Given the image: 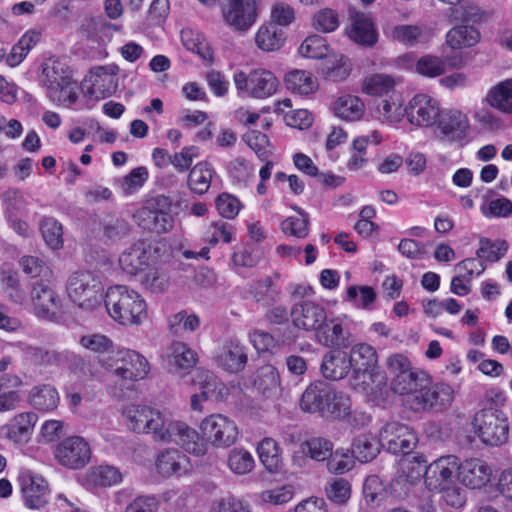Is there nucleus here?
I'll list each match as a JSON object with an SVG mask.
<instances>
[{"label":"nucleus","instance_id":"nucleus-1","mask_svg":"<svg viewBox=\"0 0 512 512\" xmlns=\"http://www.w3.org/2000/svg\"><path fill=\"white\" fill-rule=\"evenodd\" d=\"M300 408L309 413H318L322 417L343 419L350 415V397L337 390L331 384L318 380L311 383L303 392Z\"/></svg>","mask_w":512,"mask_h":512},{"label":"nucleus","instance_id":"nucleus-2","mask_svg":"<svg viewBox=\"0 0 512 512\" xmlns=\"http://www.w3.org/2000/svg\"><path fill=\"white\" fill-rule=\"evenodd\" d=\"M40 83L46 96L56 104L70 106L77 100L72 70L65 58L50 57L41 64Z\"/></svg>","mask_w":512,"mask_h":512},{"label":"nucleus","instance_id":"nucleus-3","mask_svg":"<svg viewBox=\"0 0 512 512\" xmlns=\"http://www.w3.org/2000/svg\"><path fill=\"white\" fill-rule=\"evenodd\" d=\"M104 304L108 314L122 325H139L147 318V305L142 296L127 286L108 288Z\"/></svg>","mask_w":512,"mask_h":512},{"label":"nucleus","instance_id":"nucleus-4","mask_svg":"<svg viewBox=\"0 0 512 512\" xmlns=\"http://www.w3.org/2000/svg\"><path fill=\"white\" fill-rule=\"evenodd\" d=\"M67 293L72 302L89 311L99 307L105 299L101 278L88 270H79L69 276Z\"/></svg>","mask_w":512,"mask_h":512},{"label":"nucleus","instance_id":"nucleus-5","mask_svg":"<svg viewBox=\"0 0 512 512\" xmlns=\"http://www.w3.org/2000/svg\"><path fill=\"white\" fill-rule=\"evenodd\" d=\"M473 426L478 437L487 445L499 446L508 439V418L491 401L474 415Z\"/></svg>","mask_w":512,"mask_h":512},{"label":"nucleus","instance_id":"nucleus-6","mask_svg":"<svg viewBox=\"0 0 512 512\" xmlns=\"http://www.w3.org/2000/svg\"><path fill=\"white\" fill-rule=\"evenodd\" d=\"M102 366L115 376L128 381L142 380L149 372L147 359L130 349L117 350L103 361Z\"/></svg>","mask_w":512,"mask_h":512},{"label":"nucleus","instance_id":"nucleus-7","mask_svg":"<svg viewBox=\"0 0 512 512\" xmlns=\"http://www.w3.org/2000/svg\"><path fill=\"white\" fill-rule=\"evenodd\" d=\"M422 382L407 395V402L414 411L442 410L454 400L453 388L445 383L428 386Z\"/></svg>","mask_w":512,"mask_h":512},{"label":"nucleus","instance_id":"nucleus-8","mask_svg":"<svg viewBox=\"0 0 512 512\" xmlns=\"http://www.w3.org/2000/svg\"><path fill=\"white\" fill-rule=\"evenodd\" d=\"M128 427L137 433L151 434L155 441L165 437L167 418L162 412L145 405H130L124 412Z\"/></svg>","mask_w":512,"mask_h":512},{"label":"nucleus","instance_id":"nucleus-9","mask_svg":"<svg viewBox=\"0 0 512 512\" xmlns=\"http://www.w3.org/2000/svg\"><path fill=\"white\" fill-rule=\"evenodd\" d=\"M382 447L392 454H410L418 443L415 431L406 424L392 421L385 424L379 432Z\"/></svg>","mask_w":512,"mask_h":512},{"label":"nucleus","instance_id":"nucleus-10","mask_svg":"<svg viewBox=\"0 0 512 512\" xmlns=\"http://www.w3.org/2000/svg\"><path fill=\"white\" fill-rule=\"evenodd\" d=\"M200 430L204 439L217 448L232 446L239 434L235 422L222 414H212L204 418Z\"/></svg>","mask_w":512,"mask_h":512},{"label":"nucleus","instance_id":"nucleus-11","mask_svg":"<svg viewBox=\"0 0 512 512\" xmlns=\"http://www.w3.org/2000/svg\"><path fill=\"white\" fill-rule=\"evenodd\" d=\"M57 462L68 469L84 468L91 459L89 443L81 436H70L60 441L54 451Z\"/></svg>","mask_w":512,"mask_h":512},{"label":"nucleus","instance_id":"nucleus-12","mask_svg":"<svg viewBox=\"0 0 512 512\" xmlns=\"http://www.w3.org/2000/svg\"><path fill=\"white\" fill-rule=\"evenodd\" d=\"M164 436L160 442H173L181 446L186 452L202 456L207 451L204 437L182 421L168 419L164 427Z\"/></svg>","mask_w":512,"mask_h":512},{"label":"nucleus","instance_id":"nucleus-13","mask_svg":"<svg viewBox=\"0 0 512 512\" xmlns=\"http://www.w3.org/2000/svg\"><path fill=\"white\" fill-rule=\"evenodd\" d=\"M30 301L33 313L40 319L52 320L61 306L60 299L47 280H36L32 283Z\"/></svg>","mask_w":512,"mask_h":512},{"label":"nucleus","instance_id":"nucleus-14","mask_svg":"<svg viewBox=\"0 0 512 512\" xmlns=\"http://www.w3.org/2000/svg\"><path fill=\"white\" fill-rule=\"evenodd\" d=\"M259 0H228L223 9L225 22L236 31H247L257 21Z\"/></svg>","mask_w":512,"mask_h":512},{"label":"nucleus","instance_id":"nucleus-15","mask_svg":"<svg viewBox=\"0 0 512 512\" xmlns=\"http://www.w3.org/2000/svg\"><path fill=\"white\" fill-rule=\"evenodd\" d=\"M326 315L324 307L311 300L294 303L290 311L292 324L296 328L308 332H316L325 323Z\"/></svg>","mask_w":512,"mask_h":512},{"label":"nucleus","instance_id":"nucleus-16","mask_svg":"<svg viewBox=\"0 0 512 512\" xmlns=\"http://www.w3.org/2000/svg\"><path fill=\"white\" fill-rule=\"evenodd\" d=\"M19 483L26 507L40 509L47 504L49 488L41 475L31 471L22 472L19 476Z\"/></svg>","mask_w":512,"mask_h":512},{"label":"nucleus","instance_id":"nucleus-17","mask_svg":"<svg viewBox=\"0 0 512 512\" xmlns=\"http://www.w3.org/2000/svg\"><path fill=\"white\" fill-rule=\"evenodd\" d=\"M409 122L419 127L433 125L439 116L440 109L436 100L426 94L415 95L405 108Z\"/></svg>","mask_w":512,"mask_h":512},{"label":"nucleus","instance_id":"nucleus-18","mask_svg":"<svg viewBox=\"0 0 512 512\" xmlns=\"http://www.w3.org/2000/svg\"><path fill=\"white\" fill-rule=\"evenodd\" d=\"M459 459L454 455L438 458L428 465L425 484L430 490L443 488L452 484L456 473H459Z\"/></svg>","mask_w":512,"mask_h":512},{"label":"nucleus","instance_id":"nucleus-19","mask_svg":"<svg viewBox=\"0 0 512 512\" xmlns=\"http://www.w3.org/2000/svg\"><path fill=\"white\" fill-rule=\"evenodd\" d=\"M492 468L485 461L472 458L459 463L458 479L471 489L485 487L492 478Z\"/></svg>","mask_w":512,"mask_h":512},{"label":"nucleus","instance_id":"nucleus-20","mask_svg":"<svg viewBox=\"0 0 512 512\" xmlns=\"http://www.w3.org/2000/svg\"><path fill=\"white\" fill-rule=\"evenodd\" d=\"M165 361L166 368L170 373L184 376L195 367L198 356L187 344L175 341L171 344Z\"/></svg>","mask_w":512,"mask_h":512},{"label":"nucleus","instance_id":"nucleus-21","mask_svg":"<svg viewBox=\"0 0 512 512\" xmlns=\"http://www.w3.org/2000/svg\"><path fill=\"white\" fill-rule=\"evenodd\" d=\"M348 359L355 378H362V384H366L378 362L376 350L371 345L358 344L352 347Z\"/></svg>","mask_w":512,"mask_h":512},{"label":"nucleus","instance_id":"nucleus-22","mask_svg":"<svg viewBox=\"0 0 512 512\" xmlns=\"http://www.w3.org/2000/svg\"><path fill=\"white\" fill-rule=\"evenodd\" d=\"M247 361L246 348L237 340L227 342L216 356L218 366L229 373L243 371Z\"/></svg>","mask_w":512,"mask_h":512},{"label":"nucleus","instance_id":"nucleus-23","mask_svg":"<svg viewBox=\"0 0 512 512\" xmlns=\"http://www.w3.org/2000/svg\"><path fill=\"white\" fill-rule=\"evenodd\" d=\"M37 416L33 412L20 413L8 424L0 427V435L12 440L14 443L28 442Z\"/></svg>","mask_w":512,"mask_h":512},{"label":"nucleus","instance_id":"nucleus-24","mask_svg":"<svg viewBox=\"0 0 512 512\" xmlns=\"http://www.w3.org/2000/svg\"><path fill=\"white\" fill-rule=\"evenodd\" d=\"M156 468L164 477L181 476L189 471L190 461L179 450L168 448L159 453L156 459Z\"/></svg>","mask_w":512,"mask_h":512},{"label":"nucleus","instance_id":"nucleus-25","mask_svg":"<svg viewBox=\"0 0 512 512\" xmlns=\"http://www.w3.org/2000/svg\"><path fill=\"white\" fill-rule=\"evenodd\" d=\"M150 254L149 245L139 240L121 254L119 264L124 272L136 275L148 266Z\"/></svg>","mask_w":512,"mask_h":512},{"label":"nucleus","instance_id":"nucleus-26","mask_svg":"<svg viewBox=\"0 0 512 512\" xmlns=\"http://www.w3.org/2000/svg\"><path fill=\"white\" fill-rule=\"evenodd\" d=\"M437 119L439 129L449 140L461 142L467 136L469 122L460 111H443Z\"/></svg>","mask_w":512,"mask_h":512},{"label":"nucleus","instance_id":"nucleus-27","mask_svg":"<svg viewBox=\"0 0 512 512\" xmlns=\"http://www.w3.org/2000/svg\"><path fill=\"white\" fill-rule=\"evenodd\" d=\"M318 343L326 347L346 348L350 345L349 333L338 318L328 319L315 332Z\"/></svg>","mask_w":512,"mask_h":512},{"label":"nucleus","instance_id":"nucleus-28","mask_svg":"<svg viewBox=\"0 0 512 512\" xmlns=\"http://www.w3.org/2000/svg\"><path fill=\"white\" fill-rule=\"evenodd\" d=\"M119 67L115 64L98 66L91 71V82L94 93L101 97H109L118 88Z\"/></svg>","mask_w":512,"mask_h":512},{"label":"nucleus","instance_id":"nucleus-29","mask_svg":"<svg viewBox=\"0 0 512 512\" xmlns=\"http://www.w3.org/2000/svg\"><path fill=\"white\" fill-rule=\"evenodd\" d=\"M348 36L362 46H373L377 42V33L369 16L360 12L351 14V27Z\"/></svg>","mask_w":512,"mask_h":512},{"label":"nucleus","instance_id":"nucleus-30","mask_svg":"<svg viewBox=\"0 0 512 512\" xmlns=\"http://www.w3.org/2000/svg\"><path fill=\"white\" fill-rule=\"evenodd\" d=\"M351 369L348 355L341 351H331L323 356L320 371L329 380L343 379Z\"/></svg>","mask_w":512,"mask_h":512},{"label":"nucleus","instance_id":"nucleus-31","mask_svg":"<svg viewBox=\"0 0 512 512\" xmlns=\"http://www.w3.org/2000/svg\"><path fill=\"white\" fill-rule=\"evenodd\" d=\"M26 361L39 367H58L60 350L50 349L46 346H34L20 342L18 344Z\"/></svg>","mask_w":512,"mask_h":512},{"label":"nucleus","instance_id":"nucleus-32","mask_svg":"<svg viewBox=\"0 0 512 512\" xmlns=\"http://www.w3.org/2000/svg\"><path fill=\"white\" fill-rule=\"evenodd\" d=\"M285 40V32L273 22L262 24L255 35L257 47L265 52L279 50L284 45Z\"/></svg>","mask_w":512,"mask_h":512},{"label":"nucleus","instance_id":"nucleus-33","mask_svg":"<svg viewBox=\"0 0 512 512\" xmlns=\"http://www.w3.org/2000/svg\"><path fill=\"white\" fill-rule=\"evenodd\" d=\"M278 88L275 75L265 69H256L250 72V96L254 98H267L273 95Z\"/></svg>","mask_w":512,"mask_h":512},{"label":"nucleus","instance_id":"nucleus-34","mask_svg":"<svg viewBox=\"0 0 512 512\" xmlns=\"http://www.w3.org/2000/svg\"><path fill=\"white\" fill-rule=\"evenodd\" d=\"M485 101L502 113L512 114V78L500 81L491 87Z\"/></svg>","mask_w":512,"mask_h":512},{"label":"nucleus","instance_id":"nucleus-35","mask_svg":"<svg viewBox=\"0 0 512 512\" xmlns=\"http://www.w3.org/2000/svg\"><path fill=\"white\" fill-rule=\"evenodd\" d=\"M197 382L201 387V396L204 400L222 401L229 395L226 385L210 371H198Z\"/></svg>","mask_w":512,"mask_h":512},{"label":"nucleus","instance_id":"nucleus-36","mask_svg":"<svg viewBox=\"0 0 512 512\" xmlns=\"http://www.w3.org/2000/svg\"><path fill=\"white\" fill-rule=\"evenodd\" d=\"M262 465L270 473H278L283 466L281 449L273 438H264L257 446Z\"/></svg>","mask_w":512,"mask_h":512},{"label":"nucleus","instance_id":"nucleus-37","mask_svg":"<svg viewBox=\"0 0 512 512\" xmlns=\"http://www.w3.org/2000/svg\"><path fill=\"white\" fill-rule=\"evenodd\" d=\"M214 175L215 171L208 162H199L189 172L188 186L194 193L203 195L209 190Z\"/></svg>","mask_w":512,"mask_h":512},{"label":"nucleus","instance_id":"nucleus-38","mask_svg":"<svg viewBox=\"0 0 512 512\" xmlns=\"http://www.w3.org/2000/svg\"><path fill=\"white\" fill-rule=\"evenodd\" d=\"M286 88L294 94L308 95L318 88L317 79L311 72L293 70L285 76Z\"/></svg>","mask_w":512,"mask_h":512},{"label":"nucleus","instance_id":"nucleus-39","mask_svg":"<svg viewBox=\"0 0 512 512\" xmlns=\"http://www.w3.org/2000/svg\"><path fill=\"white\" fill-rule=\"evenodd\" d=\"M248 291L255 302L262 306L273 305L279 300V291L269 276L252 282Z\"/></svg>","mask_w":512,"mask_h":512},{"label":"nucleus","instance_id":"nucleus-40","mask_svg":"<svg viewBox=\"0 0 512 512\" xmlns=\"http://www.w3.org/2000/svg\"><path fill=\"white\" fill-rule=\"evenodd\" d=\"M336 116L346 121H357L364 114V103L353 95L339 97L334 103Z\"/></svg>","mask_w":512,"mask_h":512},{"label":"nucleus","instance_id":"nucleus-41","mask_svg":"<svg viewBox=\"0 0 512 512\" xmlns=\"http://www.w3.org/2000/svg\"><path fill=\"white\" fill-rule=\"evenodd\" d=\"M253 386L263 394L276 393L280 386L277 368L270 364L260 367L254 375Z\"/></svg>","mask_w":512,"mask_h":512},{"label":"nucleus","instance_id":"nucleus-42","mask_svg":"<svg viewBox=\"0 0 512 512\" xmlns=\"http://www.w3.org/2000/svg\"><path fill=\"white\" fill-rule=\"evenodd\" d=\"M480 39V34L473 26H456L452 28L446 36L447 44L453 49L461 47H471Z\"/></svg>","mask_w":512,"mask_h":512},{"label":"nucleus","instance_id":"nucleus-43","mask_svg":"<svg viewBox=\"0 0 512 512\" xmlns=\"http://www.w3.org/2000/svg\"><path fill=\"white\" fill-rule=\"evenodd\" d=\"M30 400L36 409L50 411L57 407L59 403V395L54 387L50 385H42L33 388Z\"/></svg>","mask_w":512,"mask_h":512},{"label":"nucleus","instance_id":"nucleus-44","mask_svg":"<svg viewBox=\"0 0 512 512\" xmlns=\"http://www.w3.org/2000/svg\"><path fill=\"white\" fill-rule=\"evenodd\" d=\"M427 375L415 369L406 372L399 377L391 380V389L401 395H408L413 389H416L422 382H427Z\"/></svg>","mask_w":512,"mask_h":512},{"label":"nucleus","instance_id":"nucleus-45","mask_svg":"<svg viewBox=\"0 0 512 512\" xmlns=\"http://www.w3.org/2000/svg\"><path fill=\"white\" fill-rule=\"evenodd\" d=\"M380 439L376 440L368 436L356 438L352 444V454L361 463L372 461L380 452Z\"/></svg>","mask_w":512,"mask_h":512},{"label":"nucleus","instance_id":"nucleus-46","mask_svg":"<svg viewBox=\"0 0 512 512\" xmlns=\"http://www.w3.org/2000/svg\"><path fill=\"white\" fill-rule=\"evenodd\" d=\"M395 80L388 74H373L366 77L362 84V90L368 95L383 96L394 90Z\"/></svg>","mask_w":512,"mask_h":512},{"label":"nucleus","instance_id":"nucleus-47","mask_svg":"<svg viewBox=\"0 0 512 512\" xmlns=\"http://www.w3.org/2000/svg\"><path fill=\"white\" fill-rule=\"evenodd\" d=\"M301 451L316 461L328 460L333 452V444L330 440L322 437H313L301 444Z\"/></svg>","mask_w":512,"mask_h":512},{"label":"nucleus","instance_id":"nucleus-48","mask_svg":"<svg viewBox=\"0 0 512 512\" xmlns=\"http://www.w3.org/2000/svg\"><path fill=\"white\" fill-rule=\"evenodd\" d=\"M480 247L476 251V255L480 260L488 262H497L507 252L508 244L505 240L492 241L488 238H481Z\"/></svg>","mask_w":512,"mask_h":512},{"label":"nucleus","instance_id":"nucleus-49","mask_svg":"<svg viewBox=\"0 0 512 512\" xmlns=\"http://www.w3.org/2000/svg\"><path fill=\"white\" fill-rule=\"evenodd\" d=\"M293 209L298 212L300 217H288L281 223V229L285 234L297 238H305L309 231V217L308 214L297 206Z\"/></svg>","mask_w":512,"mask_h":512},{"label":"nucleus","instance_id":"nucleus-50","mask_svg":"<svg viewBox=\"0 0 512 512\" xmlns=\"http://www.w3.org/2000/svg\"><path fill=\"white\" fill-rule=\"evenodd\" d=\"M2 289L9 299L14 303L22 304L25 300V292L20 287L18 274L11 270H2L0 272Z\"/></svg>","mask_w":512,"mask_h":512},{"label":"nucleus","instance_id":"nucleus-51","mask_svg":"<svg viewBox=\"0 0 512 512\" xmlns=\"http://www.w3.org/2000/svg\"><path fill=\"white\" fill-rule=\"evenodd\" d=\"M329 46L320 35L308 36L300 45L299 53L307 58L322 59L328 55Z\"/></svg>","mask_w":512,"mask_h":512},{"label":"nucleus","instance_id":"nucleus-52","mask_svg":"<svg viewBox=\"0 0 512 512\" xmlns=\"http://www.w3.org/2000/svg\"><path fill=\"white\" fill-rule=\"evenodd\" d=\"M427 460L423 455L407 457L401 461V469L409 482H415L424 476L426 480Z\"/></svg>","mask_w":512,"mask_h":512},{"label":"nucleus","instance_id":"nucleus-53","mask_svg":"<svg viewBox=\"0 0 512 512\" xmlns=\"http://www.w3.org/2000/svg\"><path fill=\"white\" fill-rule=\"evenodd\" d=\"M144 227L157 233L168 231L173 225V218L167 211L144 210Z\"/></svg>","mask_w":512,"mask_h":512},{"label":"nucleus","instance_id":"nucleus-54","mask_svg":"<svg viewBox=\"0 0 512 512\" xmlns=\"http://www.w3.org/2000/svg\"><path fill=\"white\" fill-rule=\"evenodd\" d=\"M415 70L424 77H438L445 73V62L438 56L424 55L417 60Z\"/></svg>","mask_w":512,"mask_h":512},{"label":"nucleus","instance_id":"nucleus-55","mask_svg":"<svg viewBox=\"0 0 512 512\" xmlns=\"http://www.w3.org/2000/svg\"><path fill=\"white\" fill-rule=\"evenodd\" d=\"M253 456L243 448H234L228 456V466L236 474L249 473L254 467Z\"/></svg>","mask_w":512,"mask_h":512},{"label":"nucleus","instance_id":"nucleus-56","mask_svg":"<svg viewBox=\"0 0 512 512\" xmlns=\"http://www.w3.org/2000/svg\"><path fill=\"white\" fill-rule=\"evenodd\" d=\"M102 231L107 241L116 242L129 234L130 225L122 218L109 217L102 222Z\"/></svg>","mask_w":512,"mask_h":512},{"label":"nucleus","instance_id":"nucleus-57","mask_svg":"<svg viewBox=\"0 0 512 512\" xmlns=\"http://www.w3.org/2000/svg\"><path fill=\"white\" fill-rule=\"evenodd\" d=\"M40 230L45 243L52 249H60L63 246L62 226L53 218L42 220Z\"/></svg>","mask_w":512,"mask_h":512},{"label":"nucleus","instance_id":"nucleus-58","mask_svg":"<svg viewBox=\"0 0 512 512\" xmlns=\"http://www.w3.org/2000/svg\"><path fill=\"white\" fill-rule=\"evenodd\" d=\"M375 299L376 293L370 286L352 285L347 288L345 300L357 307L369 309Z\"/></svg>","mask_w":512,"mask_h":512},{"label":"nucleus","instance_id":"nucleus-59","mask_svg":"<svg viewBox=\"0 0 512 512\" xmlns=\"http://www.w3.org/2000/svg\"><path fill=\"white\" fill-rule=\"evenodd\" d=\"M355 463V458L349 450H335L327 460V468L333 474H344L350 471Z\"/></svg>","mask_w":512,"mask_h":512},{"label":"nucleus","instance_id":"nucleus-60","mask_svg":"<svg viewBox=\"0 0 512 512\" xmlns=\"http://www.w3.org/2000/svg\"><path fill=\"white\" fill-rule=\"evenodd\" d=\"M79 343L94 353H114L113 341L103 334L84 335L80 338Z\"/></svg>","mask_w":512,"mask_h":512},{"label":"nucleus","instance_id":"nucleus-61","mask_svg":"<svg viewBox=\"0 0 512 512\" xmlns=\"http://www.w3.org/2000/svg\"><path fill=\"white\" fill-rule=\"evenodd\" d=\"M148 179V171L145 167L134 168L121 182V189L125 195L135 193Z\"/></svg>","mask_w":512,"mask_h":512},{"label":"nucleus","instance_id":"nucleus-62","mask_svg":"<svg viewBox=\"0 0 512 512\" xmlns=\"http://www.w3.org/2000/svg\"><path fill=\"white\" fill-rule=\"evenodd\" d=\"M313 24L316 30L332 32L339 26V17L336 11L325 8L314 15Z\"/></svg>","mask_w":512,"mask_h":512},{"label":"nucleus","instance_id":"nucleus-63","mask_svg":"<svg viewBox=\"0 0 512 512\" xmlns=\"http://www.w3.org/2000/svg\"><path fill=\"white\" fill-rule=\"evenodd\" d=\"M386 365L390 381L414 369L408 357L400 353L390 355L386 360Z\"/></svg>","mask_w":512,"mask_h":512},{"label":"nucleus","instance_id":"nucleus-64","mask_svg":"<svg viewBox=\"0 0 512 512\" xmlns=\"http://www.w3.org/2000/svg\"><path fill=\"white\" fill-rule=\"evenodd\" d=\"M326 493L330 500L342 504L350 498L351 486L347 480L338 478L329 484Z\"/></svg>","mask_w":512,"mask_h":512}]
</instances>
